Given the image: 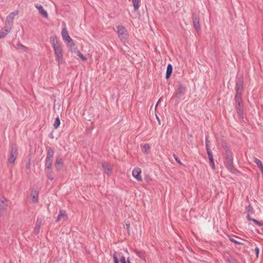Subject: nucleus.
I'll return each instance as SVG.
<instances>
[{
	"label": "nucleus",
	"mask_w": 263,
	"mask_h": 263,
	"mask_svg": "<svg viewBox=\"0 0 263 263\" xmlns=\"http://www.w3.org/2000/svg\"><path fill=\"white\" fill-rule=\"evenodd\" d=\"M243 90V81L239 80L236 84V95L235 101H241V94Z\"/></svg>",
	"instance_id": "f257e3e1"
},
{
	"label": "nucleus",
	"mask_w": 263,
	"mask_h": 263,
	"mask_svg": "<svg viewBox=\"0 0 263 263\" xmlns=\"http://www.w3.org/2000/svg\"><path fill=\"white\" fill-rule=\"evenodd\" d=\"M63 40L67 44V45L70 47L74 45V42L70 37L66 27H63L61 32Z\"/></svg>",
	"instance_id": "f03ea898"
},
{
	"label": "nucleus",
	"mask_w": 263,
	"mask_h": 263,
	"mask_svg": "<svg viewBox=\"0 0 263 263\" xmlns=\"http://www.w3.org/2000/svg\"><path fill=\"white\" fill-rule=\"evenodd\" d=\"M18 14V11H15L11 12L6 17L5 22V27L6 28L12 29L14 17Z\"/></svg>",
	"instance_id": "7ed1b4c3"
},
{
	"label": "nucleus",
	"mask_w": 263,
	"mask_h": 263,
	"mask_svg": "<svg viewBox=\"0 0 263 263\" xmlns=\"http://www.w3.org/2000/svg\"><path fill=\"white\" fill-rule=\"evenodd\" d=\"M55 57L59 64H61L63 62V50L61 45L53 48Z\"/></svg>",
	"instance_id": "20e7f679"
},
{
	"label": "nucleus",
	"mask_w": 263,
	"mask_h": 263,
	"mask_svg": "<svg viewBox=\"0 0 263 263\" xmlns=\"http://www.w3.org/2000/svg\"><path fill=\"white\" fill-rule=\"evenodd\" d=\"M18 152L17 149L15 145L11 146V152L9 158L8 159V162L9 163L13 164L17 156Z\"/></svg>",
	"instance_id": "39448f33"
},
{
	"label": "nucleus",
	"mask_w": 263,
	"mask_h": 263,
	"mask_svg": "<svg viewBox=\"0 0 263 263\" xmlns=\"http://www.w3.org/2000/svg\"><path fill=\"white\" fill-rule=\"evenodd\" d=\"M117 32L118 33V36L121 41L127 39V33L125 27L122 26H118L117 27Z\"/></svg>",
	"instance_id": "423d86ee"
},
{
	"label": "nucleus",
	"mask_w": 263,
	"mask_h": 263,
	"mask_svg": "<svg viewBox=\"0 0 263 263\" xmlns=\"http://www.w3.org/2000/svg\"><path fill=\"white\" fill-rule=\"evenodd\" d=\"M236 106V110L237 111V114L238 115L239 118L240 120L244 119V113L243 106L242 105V101L235 102Z\"/></svg>",
	"instance_id": "0eeeda50"
},
{
	"label": "nucleus",
	"mask_w": 263,
	"mask_h": 263,
	"mask_svg": "<svg viewBox=\"0 0 263 263\" xmlns=\"http://www.w3.org/2000/svg\"><path fill=\"white\" fill-rule=\"evenodd\" d=\"M186 90V88L185 86L182 84H179L175 95L178 98H180L185 94Z\"/></svg>",
	"instance_id": "6e6552de"
},
{
	"label": "nucleus",
	"mask_w": 263,
	"mask_h": 263,
	"mask_svg": "<svg viewBox=\"0 0 263 263\" xmlns=\"http://www.w3.org/2000/svg\"><path fill=\"white\" fill-rule=\"evenodd\" d=\"M141 170L139 167L135 168L132 172V175L138 181H141L142 179L141 176Z\"/></svg>",
	"instance_id": "1a4fd4ad"
},
{
	"label": "nucleus",
	"mask_w": 263,
	"mask_h": 263,
	"mask_svg": "<svg viewBox=\"0 0 263 263\" xmlns=\"http://www.w3.org/2000/svg\"><path fill=\"white\" fill-rule=\"evenodd\" d=\"M226 167L228 169H229L232 173H234L235 171V170L234 167H233V160L231 157H229V156H227V159L226 161Z\"/></svg>",
	"instance_id": "9d476101"
},
{
	"label": "nucleus",
	"mask_w": 263,
	"mask_h": 263,
	"mask_svg": "<svg viewBox=\"0 0 263 263\" xmlns=\"http://www.w3.org/2000/svg\"><path fill=\"white\" fill-rule=\"evenodd\" d=\"M35 7L38 10L39 13L44 17L48 18V13L47 11L44 9L43 6L41 5L35 4Z\"/></svg>",
	"instance_id": "9b49d317"
},
{
	"label": "nucleus",
	"mask_w": 263,
	"mask_h": 263,
	"mask_svg": "<svg viewBox=\"0 0 263 263\" xmlns=\"http://www.w3.org/2000/svg\"><path fill=\"white\" fill-rule=\"evenodd\" d=\"M67 219V216L65 211L60 210L59 215L57 218L56 221L58 222L60 220H66Z\"/></svg>",
	"instance_id": "f8f14e48"
},
{
	"label": "nucleus",
	"mask_w": 263,
	"mask_h": 263,
	"mask_svg": "<svg viewBox=\"0 0 263 263\" xmlns=\"http://www.w3.org/2000/svg\"><path fill=\"white\" fill-rule=\"evenodd\" d=\"M11 29L6 28L5 27L2 28L0 31V39L4 38L9 32L11 31Z\"/></svg>",
	"instance_id": "ddd939ff"
},
{
	"label": "nucleus",
	"mask_w": 263,
	"mask_h": 263,
	"mask_svg": "<svg viewBox=\"0 0 263 263\" xmlns=\"http://www.w3.org/2000/svg\"><path fill=\"white\" fill-rule=\"evenodd\" d=\"M102 167L105 171V172L108 175H110L111 174V170L110 168V165L108 163L104 162H102Z\"/></svg>",
	"instance_id": "4468645a"
},
{
	"label": "nucleus",
	"mask_w": 263,
	"mask_h": 263,
	"mask_svg": "<svg viewBox=\"0 0 263 263\" xmlns=\"http://www.w3.org/2000/svg\"><path fill=\"white\" fill-rule=\"evenodd\" d=\"M8 204L7 203V200L4 197L0 198V210H5L6 209Z\"/></svg>",
	"instance_id": "2eb2a0df"
},
{
	"label": "nucleus",
	"mask_w": 263,
	"mask_h": 263,
	"mask_svg": "<svg viewBox=\"0 0 263 263\" xmlns=\"http://www.w3.org/2000/svg\"><path fill=\"white\" fill-rule=\"evenodd\" d=\"M52 159H46L45 160V169L46 171H51V166L52 165Z\"/></svg>",
	"instance_id": "dca6fc26"
},
{
	"label": "nucleus",
	"mask_w": 263,
	"mask_h": 263,
	"mask_svg": "<svg viewBox=\"0 0 263 263\" xmlns=\"http://www.w3.org/2000/svg\"><path fill=\"white\" fill-rule=\"evenodd\" d=\"M47 149V157L46 159H52L53 158L54 152L52 148L50 147H48Z\"/></svg>",
	"instance_id": "f3484780"
},
{
	"label": "nucleus",
	"mask_w": 263,
	"mask_h": 263,
	"mask_svg": "<svg viewBox=\"0 0 263 263\" xmlns=\"http://www.w3.org/2000/svg\"><path fill=\"white\" fill-rule=\"evenodd\" d=\"M63 166V163L62 159L60 158H58L57 159L55 163V167L58 170H60L62 168Z\"/></svg>",
	"instance_id": "a211bd4d"
},
{
	"label": "nucleus",
	"mask_w": 263,
	"mask_h": 263,
	"mask_svg": "<svg viewBox=\"0 0 263 263\" xmlns=\"http://www.w3.org/2000/svg\"><path fill=\"white\" fill-rule=\"evenodd\" d=\"M31 201L33 203H35L38 202V193L36 191H34L31 193Z\"/></svg>",
	"instance_id": "6ab92c4d"
},
{
	"label": "nucleus",
	"mask_w": 263,
	"mask_h": 263,
	"mask_svg": "<svg viewBox=\"0 0 263 263\" xmlns=\"http://www.w3.org/2000/svg\"><path fill=\"white\" fill-rule=\"evenodd\" d=\"M50 42L52 45L53 48L60 46L57 37L55 36H52L50 37Z\"/></svg>",
	"instance_id": "aec40b11"
},
{
	"label": "nucleus",
	"mask_w": 263,
	"mask_h": 263,
	"mask_svg": "<svg viewBox=\"0 0 263 263\" xmlns=\"http://www.w3.org/2000/svg\"><path fill=\"white\" fill-rule=\"evenodd\" d=\"M173 71V67L171 64H168L167 66L166 72V79H168L170 77Z\"/></svg>",
	"instance_id": "412c9836"
},
{
	"label": "nucleus",
	"mask_w": 263,
	"mask_h": 263,
	"mask_svg": "<svg viewBox=\"0 0 263 263\" xmlns=\"http://www.w3.org/2000/svg\"><path fill=\"white\" fill-rule=\"evenodd\" d=\"M194 26L197 31L200 30L199 20L197 17H195L193 20Z\"/></svg>",
	"instance_id": "4be33fe9"
},
{
	"label": "nucleus",
	"mask_w": 263,
	"mask_h": 263,
	"mask_svg": "<svg viewBox=\"0 0 263 263\" xmlns=\"http://www.w3.org/2000/svg\"><path fill=\"white\" fill-rule=\"evenodd\" d=\"M41 221L37 219L36 223V227L34 229V233L35 234H37L39 233L41 227Z\"/></svg>",
	"instance_id": "5701e85b"
},
{
	"label": "nucleus",
	"mask_w": 263,
	"mask_h": 263,
	"mask_svg": "<svg viewBox=\"0 0 263 263\" xmlns=\"http://www.w3.org/2000/svg\"><path fill=\"white\" fill-rule=\"evenodd\" d=\"M140 0H132L133 5L135 11H137L138 10L139 8V4Z\"/></svg>",
	"instance_id": "b1692460"
},
{
	"label": "nucleus",
	"mask_w": 263,
	"mask_h": 263,
	"mask_svg": "<svg viewBox=\"0 0 263 263\" xmlns=\"http://www.w3.org/2000/svg\"><path fill=\"white\" fill-rule=\"evenodd\" d=\"M143 152L146 154L149 153V145L148 144H144L142 147Z\"/></svg>",
	"instance_id": "393cba45"
},
{
	"label": "nucleus",
	"mask_w": 263,
	"mask_h": 263,
	"mask_svg": "<svg viewBox=\"0 0 263 263\" xmlns=\"http://www.w3.org/2000/svg\"><path fill=\"white\" fill-rule=\"evenodd\" d=\"M134 252L140 258H144V253L143 252L138 251V250H135Z\"/></svg>",
	"instance_id": "a878e982"
},
{
	"label": "nucleus",
	"mask_w": 263,
	"mask_h": 263,
	"mask_svg": "<svg viewBox=\"0 0 263 263\" xmlns=\"http://www.w3.org/2000/svg\"><path fill=\"white\" fill-rule=\"evenodd\" d=\"M253 160L254 162L256 164V165L259 167V168H261V167H263V164L260 160L254 157L253 158Z\"/></svg>",
	"instance_id": "bb28decb"
},
{
	"label": "nucleus",
	"mask_w": 263,
	"mask_h": 263,
	"mask_svg": "<svg viewBox=\"0 0 263 263\" xmlns=\"http://www.w3.org/2000/svg\"><path fill=\"white\" fill-rule=\"evenodd\" d=\"M15 48L17 49H22V50L25 51L26 50V47L24 46L23 44L18 43L16 44Z\"/></svg>",
	"instance_id": "cd10ccee"
},
{
	"label": "nucleus",
	"mask_w": 263,
	"mask_h": 263,
	"mask_svg": "<svg viewBox=\"0 0 263 263\" xmlns=\"http://www.w3.org/2000/svg\"><path fill=\"white\" fill-rule=\"evenodd\" d=\"M206 149L207 151V153H208V155L209 159H211L212 160V158L213 157V156L212 154V152L210 150L209 145H207V146H206Z\"/></svg>",
	"instance_id": "c85d7f7f"
},
{
	"label": "nucleus",
	"mask_w": 263,
	"mask_h": 263,
	"mask_svg": "<svg viewBox=\"0 0 263 263\" xmlns=\"http://www.w3.org/2000/svg\"><path fill=\"white\" fill-rule=\"evenodd\" d=\"M60 124V120L59 118H57L53 124V126L55 128H57Z\"/></svg>",
	"instance_id": "c756f323"
},
{
	"label": "nucleus",
	"mask_w": 263,
	"mask_h": 263,
	"mask_svg": "<svg viewBox=\"0 0 263 263\" xmlns=\"http://www.w3.org/2000/svg\"><path fill=\"white\" fill-rule=\"evenodd\" d=\"M113 258L114 263H119V260L118 258L117 253L115 252L113 254Z\"/></svg>",
	"instance_id": "7c9ffc66"
},
{
	"label": "nucleus",
	"mask_w": 263,
	"mask_h": 263,
	"mask_svg": "<svg viewBox=\"0 0 263 263\" xmlns=\"http://www.w3.org/2000/svg\"><path fill=\"white\" fill-rule=\"evenodd\" d=\"M246 210L247 214H250L253 213V208L251 205H249L248 206H247L246 208Z\"/></svg>",
	"instance_id": "2f4dec72"
},
{
	"label": "nucleus",
	"mask_w": 263,
	"mask_h": 263,
	"mask_svg": "<svg viewBox=\"0 0 263 263\" xmlns=\"http://www.w3.org/2000/svg\"><path fill=\"white\" fill-rule=\"evenodd\" d=\"M228 237H229L230 241L234 242V243L237 244V245H243V243L242 242L237 241L236 240L232 238L230 236H229Z\"/></svg>",
	"instance_id": "473e14b6"
},
{
	"label": "nucleus",
	"mask_w": 263,
	"mask_h": 263,
	"mask_svg": "<svg viewBox=\"0 0 263 263\" xmlns=\"http://www.w3.org/2000/svg\"><path fill=\"white\" fill-rule=\"evenodd\" d=\"M78 57L81 58L83 61H86L87 60L86 57H85L83 54H82L79 51L78 52Z\"/></svg>",
	"instance_id": "72a5a7b5"
},
{
	"label": "nucleus",
	"mask_w": 263,
	"mask_h": 263,
	"mask_svg": "<svg viewBox=\"0 0 263 263\" xmlns=\"http://www.w3.org/2000/svg\"><path fill=\"white\" fill-rule=\"evenodd\" d=\"M252 221H253L256 224L258 225L259 227H261L263 225V222L258 221L255 219H252Z\"/></svg>",
	"instance_id": "f704fd0d"
},
{
	"label": "nucleus",
	"mask_w": 263,
	"mask_h": 263,
	"mask_svg": "<svg viewBox=\"0 0 263 263\" xmlns=\"http://www.w3.org/2000/svg\"><path fill=\"white\" fill-rule=\"evenodd\" d=\"M209 160H210V166H211V167L213 169H214V168H215V164H214V158H213V157L212 158V160L211 159H209Z\"/></svg>",
	"instance_id": "c9c22d12"
},
{
	"label": "nucleus",
	"mask_w": 263,
	"mask_h": 263,
	"mask_svg": "<svg viewBox=\"0 0 263 263\" xmlns=\"http://www.w3.org/2000/svg\"><path fill=\"white\" fill-rule=\"evenodd\" d=\"M46 172L47 174V176H48V178L50 179V180H52L53 179V177L51 174V171H46Z\"/></svg>",
	"instance_id": "e433bc0d"
},
{
	"label": "nucleus",
	"mask_w": 263,
	"mask_h": 263,
	"mask_svg": "<svg viewBox=\"0 0 263 263\" xmlns=\"http://www.w3.org/2000/svg\"><path fill=\"white\" fill-rule=\"evenodd\" d=\"M173 156L177 163H178L180 165H182V162H181L180 159L178 158V157L176 155H174Z\"/></svg>",
	"instance_id": "4c0bfd02"
},
{
	"label": "nucleus",
	"mask_w": 263,
	"mask_h": 263,
	"mask_svg": "<svg viewBox=\"0 0 263 263\" xmlns=\"http://www.w3.org/2000/svg\"><path fill=\"white\" fill-rule=\"evenodd\" d=\"M120 262L121 263H126V259L125 257L122 256L120 259Z\"/></svg>",
	"instance_id": "58836bf2"
},
{
	"label": "nucleus",
	"mask_w": 263,
	"mask_h": 263,
	"mask_svg": "<svg viewBox=\"0 0 263 263\" xmlns=\"http://www.w3.org/2000/svg\"><path fill=\"white\" fill-rule=\"evenodd\" d=\"M250 214H247V218L249 221H252L254 218H251L250 216Z\"/></svg>",
	"instance_id": "ea45409f"
},
{
	"label": "nucleus",
	"mask_w": 263,
	"mask_h": 263,
	"mask_svg": "<svg viewBox=\"0 0 263 263\" xmlns=\"http://www.w3.org/2000/svg\"><path fill=\"white\" fill-rule=\"evenodd\" d=\"M255 253H256V255L257 256V257L258 256V254H259V249L256 247L255 249Z\"/></svg>",
	"instance_id": "a19ab883"
},
{
	"label": "nucleus",
	"mask_w": 263,
	"mask_h": 263,
	"mask_svg": "<svg viewBox=\"0 0 263 263\" xmlns=\"http://www.w3.org/2000/svg\"><path fill=\"white\" fill-rule=\"evenodd\" d=\"M207 145H209V141L208 139V137L206 136L205 139V146H207Z\"/></svg>",
	"instance_id": "79ce46f5"
},
{
	"label": "nucleus",
	"mask_w": 263,
	"mask_h": 263,
	"mask_svg": "<svg viewBox=\"0 0 263 263\" xmlns=\"http://www.w3.org/2000/svg\"><path fill=\"white\" fill-rule=\"evenodd\" d=\"M49 137L51 138V139H53L54 138L53 136V134H52V133H51L49 135Z\"/></svg>",
	"instance_id": "37998d69"
},
{
	"label": "nucleus",
	"mask_w": 263,
	"mask_h": 263,
	"mask_svg": "<svg viewBox=\"0 0 263 263\" xmlns=\"http://www.w3.org/2000/svg\"><path fill=\"white\" fill-rule=\"evenodd\" d=\"M126 226L127 229H128L129 228V227H130L129 223H126Z\"/></svg>",
	"instance_id": "c03bdc74"
},
{
	"label": "nucleus",
	"mask_w": 263,
	"mask_h": 263,
	"mask_svg": "<svg viewBox=\"0 0 263 263\" xmlns=\"http://www.w3.org/2000/svg\"><path fill=\"white\" fill-rule=\"evenodd\" d=\"M127 263H132L130 260H129V257H128L127 258Z\"/></svg>",
	"instance_id": "a18cd8bd"
},
{
	"label": "nucleus",
	"mask_w": 263,
	"mask_h": 263,
	"mask_svg": "<svg viewBox=\"0 0 263 263\" xmlns=\"http://www.w3.org/2000/svg\"><path fill=\"white\" fill-rule=\"evenodd\" d=\"M160 100H161V99H160L159 100V101H158V102H157V104H156V107H157V106L158 104L159 103V102L160 101Z\"/></svg>",
	"instance_id": "49530a36"
},
{
	"label": "nucleus",
	"mask_w": 263,
	"mask_h": 263,
	"mask_svg": "<svg viewBox=\"0 0 263 263\" xmlns=\"http://www.w3.org/2000/svg\"><path fill=\"white\" fill-rule=\"evenodd\" d=\"M157 118L158 120L159 121V118L158 117H157Z\"/></svg>",
	"instance_id": "de8ad7c7"
}]
</instances>
